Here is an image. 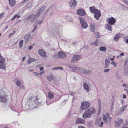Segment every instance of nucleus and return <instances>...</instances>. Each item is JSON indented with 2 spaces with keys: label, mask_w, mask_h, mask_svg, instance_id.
<instances>
[{
  "label": "nucleus",
  "mask_w": 128,
  "mask_h": 128,
  "mask_svg": "<svg viewBox=\"0 0 128 128\" xmlns=\"http://www.w3.org/2000/svg\"><path fill=\"white\" fill-rule=\"evenodd\" d=\"M106 27L108 30L111 31H112L111 26L109 24H107L106 26Z\"/></svg>",
  "instance_id": "nucleus-29"
},
{
  "label": "nucleus",
  "mask_w": 128,
  "mask_h": 128,
  "mask_svg": "<svg viewBox=\"0 0 128 128\" xmlns=\"http://www.w3.org/2000/svg\"><path fill=\"white\" fill-rule=\"evenodd\" d=\"M38 53L39 54L42 56L44 57L46 56V52L42 49L38 50Z\"/></svg>",
  "instance_id": "nucleus-18"
},
{
  "label": "nucleus",
  "mask_w": 128,
  "mask_h": 128,
  "mask_svg": "<svg viewBox=\"0 0 128 128\" xmlns=\"http://www.w3.org/2000/svg\"><path fill=\"white\" fill-rule=\"evenodd\" d=\"M90 104L88 102H83L81 103L80 108L82 110H85L90 106Z\"/></svg>",
  "instance_id": "nucleus-5"
},
{
  "label": "nucleus",
  "mask_w": 128,
  "mask_h": 128,
  "mask_svg": "<svg viewBox=\"0 0 128 128\" xmlns=\"http://www.w3.org/2000/svg\"><path fill=\"white\" fill-rule=\"evenodd\" d=\"M44 69V68L42 67H41L40 68V71H42Z\"/></svg>",
  "instance_id": "nucleus-58"
},
{
  "label": "nucleus",
  "mask_w": 128,
  "mask_h": 128,
  "mask_svg": "<svg viewBox=\"0 0 128 128\" xmlns=\"http://www.w3.org/2000/svg\"><path fill=\"white\" fill-rule=\"evenodd\" d=\"M45 45L47 46H50V44H49V43L48 42H46L45 43Z\"/></svg>",
  "instance_id": "nucleus-47"
},
{
  "label": "nucleus",
  "mask_w": 128,
  "mask_h": 128,
  "mask_svg": "<svg viewBox=\"0 0 128 128\" xmlns=\"http://www.w3.org/2000/svg\"><path fill=\"white\" fill-rule=\"evenodd\" d=\"M127 106V105H124V106H123L120 109V111L122 112H123L125 110V108H126Z\"/></svg>",
  "instance_id": "nucleus-27"
},
{
  "label": "nucleus",
  "mask_w": 128,
  "mask_h": 128,
  "mask_svg": "<svg viewBox=\"0 0 128 128\" xmlns=\"http://www.w3.org/2000/svg\"><path fill=\"white\" fill-rule=\"evenodd\" d=\"M46 9L45 6H44L40 9L38 10L37 14L39 16L40 14H41L43 13Z\"/></svg>",
  "instance_id": "nucleus-19"
},
{
  "label": "nucleus",
  "mask_w": 128,
  "mask_h": 128,
  "mask_svg": "<svg viewBox=\"0 0 128 128\" xmlns=\"http://www.w3.org/2000/svg\"><path fill=\"white\" fill-rule=\"evenodd\" d=\"M76 124H84L85 122L83 119L78 118L76 120Z\"/></svg>",
  "instance_id": "nucleus-13"
},
{
  "label": "nucleus",
  "mask_w": 128,
  "mask_h": 128,
  "mask_svg": "<svg viewBox=\"0 0 128 128\" xmlns=\"http://www.w3.org/2000/svg\"><path fill=\"white\" fill-rule=\"evenodd\" d=\"M94 14V17L97 20H98L100 18L101 16V14L100 11L98 10Z\"/></svg>",
  "instance_id": "nucleus-12"
},
{
  "label": "nucleus",
  "mask_w": 128,
  "mask_h": 128,
  "mask_svg": "<svg viewBox=\"0 0 128 128\" xmlns=\"http://www.w3.org/2000/svg\"><path fill=\"white\" fill-rule=\"evenodd\" d=\"M114 104H113V103H112V105L111 106V109H110L112 111L114 109Z\"/></svg>",
  "instance_id": "nucleus-43"
},
{
  "label": "nucleus",
  "mask_w": 128,
  "mask_h": 128,
  "mask_svg": "<svg viewBox=\"0 0 128 128\" xmlns=\"http://www.w3.org/2000/svg\"><path fill=\"white\" fill-rule=\"evenodd\" d=\"M115 124L116 127H118V128L120 127V124L119 123L118 121H116L115 122Z\"/></svg>",
  "instance_id": "nucleus-32"
},
{
  "label": "nucleus",
  "mask_w": 128,
  "mask_h": 128,
  "mask_svg": "<svg viewBox=\"0 0 128 128\" xmlns=\"http://www.w3.org/2000/svg\"><path fill=\"white\" fill-rule=\"evenodd\" d=\"M128 125V122L126 120V123L123 124L124 126H126Z\"/></svg>",
  "instance_id": "nucleus-51"
},
{
  "label": "nucleus",
  "mask_w": 128,
  "mask_h": 128,
  "mask_svg": "<svg viewBox=\"0 0 128 128\" xmlns=\"http://www.w3.org/2000/svg\"><path fill=\"white\" fill-rule=\"evenodd\" d=\"M10 5L11 7H14L16 4V0H8Z\"/></svg>",
  "instance_id": "nucleus-20"
},
{
  "label": "nucleus",
  "mask_w": 128,
  "mask_h": 128,
  "mask_svg": "<svg viewBox=\"0 0 128 128\" xmlns=\"http://www.w3.org/2000/svg\"><path fill=\"white\" fill-rule=\"evenodd\" d=\"M78 128H85L83 126H78Z\"/></svg>",
  "instance_id": "nucleus-60"
},
{
  "label": "nucleus",
  "mask_w": 128,
  "mask_h": 128,
  "mask_svg": "<svg viewBox=\"0 0 128 128\" xmlns=\"http://www.w3.org/2000/svg\"><path fill=\"white\" fill-rule=\"evenodd\" d=\"M123 97L124 98H126V96L125 94H124L123 95Z\"/></svg>",
  "instance_id": "nucleus-63"
},
{
  "label": "nucleus",
  "mask_w": 128,
  "mask_h": 128,
  "mask_svg": "<svg viewBox=\"0 0 128 128\" xmlns=\"http://www.w3.org/2000/svg\"><path fill=\"white\" fill-rule=\"evenodd\" d=\"M68 22H72L73 21V20L72 18L70 17L68 18Z\"/></svg>",
  "instance_id": "nucleus-39"
},
{
  "label": "nucleus",
  "mask_w": 128,
  "mask_h": 128,
  "mask_svg": "<svg viewBox=\"0 0 128 128\" xmlns=\"http://www.w3.org/2000/svg\"><path fill=\"white\" fill-rule=\"evenodd\" d=\"M30 34H28L26 35L24 37V38L25 40V42L27 43L29 41L30 38L32 37Z\"/></svg>",
  "instance_id": "nucleus-14"
},
{
  "label": "nucleus",
  "mask_w": 128,
  "mask_h": 128,
  "mask_svg": "<svg viewBox=\"0 0 128 128\" xmlns=\"http://www.w3.org/2000/svg\"><path fill=\"white\" fill-rule=\"evenodd\" d=\"M34 74L35 76H38V75L39 74L37 72H34Z\"/></svg>",
  "instance_id": "nucleus-54"
},
{
  "label": "nucleus",
  "mask_w": 128,
  "mask_h": 128,
  "mask_svg": "<svg viewBox=\"0 0 128 128\" xmlns=\"http://www.w3.org/2000/svg\"><path fill=\"white\" fill-rule=\"evenodd\" d=\"M82 56L80 55H75L73 56L71 61L72 62H74L81 59Z\"/></svg>",
  "instance_id": "nucleus-6"
},
{
  "label": "nucleus",
  "mask_w": 128,
  "mask_h": 128,
  "mask_svg": "<svg viewBox=\"0 0 128 128\" xmlns=\"http://www.w3.org/2000/svg\"><path fill=\"white\" fill-rule=\"evenodd\" d=\"M30 61H31V63L32 62H35L36 61V59L34 58H30Z\"/></svg>",
  "instance_id": "nucleus-41"
},
{
  "label": "nucleus",
  "mask_w": 128,
  "mask_h": 128,
  "mask_svg": "<svg viewBox=\"0 0 128 128\" xmlns=\"http://www.w3.org/2000/svg\"><path fill=\"white\" fill-rule=\"evenodd\" d=\"M98 101L99 104V108L101 107V104L100 102V99H99L98 100Z\"/></svg>",
  "instance_id": "nucleus-52"
},
{
  "label": "nucleus",
  "mask_w": 128,
  "mask_h": 128,
  "mask_svg": "<svg viewBox=\"0 0 128 128\" xmlns=\"http://www.w3.org/2000/svg\"><path fill=\"white\" fill-rule=\"evenodd\" d=\"M100 124H99V126L100 127H101L104 124V122H100Z\"/></svg>",
  "instance_id": "nucleus-42"
},
{
  "label": "nucleus",
  "mask_w": 128,
  "mask_h": 128,
  "mask_svg": "<svg viewBox=\"0 0 128 128\" xmlns=\"http://www.w3.org/2000/svg\"><path fill=\"white\" fill-rule=\"evenodd\" d=\"M31 61L30 59V58L27 61V63L28 64H29L30 63H31Z\"/></svg>",
  "instance_id": "nucleus-49"
},
{
  "label": "nucleus",
  "mask_w": 128,
  "mask_h": 128,
  "mask_svg": "<svg viewBox=\"0 0 128 128\" xmlns=\"http://www.w3.org/2000/svg\"><path fill=\"white\" fill-rule=\"evenodd\" d=\"M120 34H117L115 36L114 40V41H118V39L120 38Z\"/></svg>",
  "instance_id": "nucleus-23"
},
{
  "label": "nucleus",
  "mask_w": 128,
  "mask_h": 128,
  "mask_svg": "<svg viewBox=\"0 0 128 128\" xmlns=\"http://www.w3.org/2000/svg\"><path fill=\"white\" fill-rule=\"evenodd\" d=\"M8 101V99L6 93L2 89L0 90V102L4 104H6Z\"/></svg>",
  "instance_id": "nucleus-2"
},
{
  "label": "nucleus",
  "mask_w": 128,
  "mask_h": 128,
  "mask_svg": "<svg viewBox=\"0 0 128 128\" xmlns=\"http://www.w3.org/2000/svg\"><path fill=\"white\" fill-rule=\"evenodd\" d=\"M58 69H59L61 70H63V68H62L60 67H58Z\"/></svg>",
  "instance_id": "nucleus-57"
},
{
  "label": "nucleus",
  "mask_w": 128,
  "mask_h": 128,
  "mask_svg": "<svg viewBox=\"0 0 128 128\" xmlns=\"http://www.w3.org/2000/svg\"><path fill=\"white\" fill-rule=\"evenodd\" d=\"M69 4L72 8H75L77 5L76 0H70L69 2Z\"/></svg>",
  "instance_id": "nucleus-9"
},
{
  "label": "nucleus",
  "mask_w": 128,
  "mask_h": 128,
  "mask_svg": "<svg viewBox=\"0 0 128 128\" xmlns=\"http://www.w3.org/2000/svg\"><path fill=\"white\" fill-rule=\"evenodd\" d=\"M78 69H79L78 72H80L84 74L86 69L85 68H78Z\"/></svg>",
  "instance_id": "nucleus-24"
},
{
  "label": "nucleus",
  "mask_w": 128,
  "mask_h": 128,
  "mask_svg": "<svg viewBox=\"0 0 128 128\" xmlns=\"http://www.w3.org/2000/svg\"><path fill=\"white\" fill-rule=\"evenodd\" d=\"M98 40L97 39L96 41L94 42H92L91 44L93 45H95L96 46H98V44H97V42H98Z\"/></svg>",
  "instance_id": "nucleus-34"
},
{
  "label": "nucleus",
  "mask_w": 128,
  "mask_h": 128,
  "mask_svg": "<svg viewBox=\"0 0 128 128\" xmlns=\"http://www.w3.org/2000/svg\"><path fill=\"white\" fill-rule=\"evenodd\" d=\"M103 120H107V118L105 116H103Z\"/></svg>",
  "instance_id": "nucleus-55"
},
{
  "label": "nucleus",
  "mask_w": 128,
  "mask_h": 128,
  "mask_svg": "<svg viewBox=\"0 0 128 128\" xmlns=\"http://www.w3.org/2000/svg\"><path fill=\"white\" fill-rule=\"evenodd\" d=\"M42 20L40 21V20H38L36 21V22L38 24H40L42 23Z\"/></svg>",
  "instance_id": "nucleus-38"
},
{
  "label": "nucleus",
  "mask_w": 128,
  "mask_h": 128,
  "mask_svg": "<svg viewBox=\"0 0 128 128\" xmlns=\"http://www.w3.org/2000/svg\"><path fill=\"white\" fill-rule=\"evenodd\" d=\"M17 14H15L14 17L11 19L12 21L13 20L16 18Z\"/></svg>",
  "instance_id": "nucleus-45"
},
{
  "label": "nucleus",
  "mask_w": 128,
  "mask_h": 128,
  "mask_svg": "<svg viewBox=\"0 0 128 128\" xmlns=\"http://www.w3.org/2000/svg\"><path fill=\"white\" fill-rule=\"evenodd\" d=\"M125 42L126 43L128 44V38L126 40Z\"/></svg>",
  "instance_id": "nucleus-64"
},
{
  "label": "nucleus",
  "mask_w": 128,
  "mask_h": 128,
  "mask_svg": "<svg viewBox=\"0 0 128 128\" xmlns=\"http://www.w3.org/2000/svg\"><path fill=\"white\" fill-rule=\"evenodd\" d=\"M32 14L29 15L28 16L27 19L25 20V22H26L27 21H28V20H30L31 19V18H32Z\"/></svg>",
  "instance_id": "nucleus-35"
},
{
  "label": "nucleus",
  "mask_w": 128,
  "mask_h": 128,
  "mask_svg": "<svg viewBox=\"0 0 128 128\" xmlns=\"http://www.w3.org/2000/svg\"><path fill=\"white\" fill-rule=\"evenodd\" d=\"M29 100H31V101L32 102H34L32 104V105H35L36 104H38V99L35 96L32 98V97H30V98H29Z\"/></svg>",
  "instance_id": "nucleus-11"
},
{
  "label": "nucleus",
  "mask_w": 128,
  "mask_h": 128,
  "mask_svg": "<svg viewBox=\"0 0 128 128\" xmlns=\"http://www.w3.org/2000/svg\"><path fill=\"white\" fill-rule=\"evenodd\" d=\"M94 34L95 35V37L97 38H99L101 37L100 34L97 32H95Z\"/></svg>",
  "instance_id": "nucleus-28"
},
{
  "label": "nucleus",
  "mask_w": 128,
  "mask_h": 128,
  "mask_svg": "<svg viewBox=\"0 0 128 128\" xmlns=\"http://www.w3.org/2000/svg\"><path fill=\"white\" fill-rule=\"evenodd\" d=\"M92 72V71L90 70H87L86 69L84 74H90Z\"/></svg>",
  "instance_id": "nucleus-33"
},
{
  "label": "nucleus",
  "mask_w": 128,
  "mask_h": 128,
  "mask_svg": "<svg viewBox=\"0 0 128 128\" xmlns=\"http://www.w3.org/2000/svg\"><path fill=\"white\" fill-rule=\"evenodd\" d=\"M100 50V51L103 52L105 51L106 50V48H99Z\"/></svg>",
  "instance_id": "nucleus-50"
},
{
  "label": "nucleus",
  "mask_w": 128,
  "mask_h": 128,
  "mask_svg": "<svg viewBox=\"0 0 128 128\" xmlns=\"http://www.w3.org/2000/svg\"><path fill=\"white\" fill-rule=\"evenodd\" d=\"M83 87L85 90H86L87 92H89V86L86 83H84L83 85Z\"/></svg>",
  "instance_id": "nucleus-21"
},
{
  "label": "nucleus",
  "mask_w": 128,
  "mask_h": 128,
  "mask_svg": "<svg viewBox=\"0 0 128 128\" xmlns=\"http://www.w3.org/2000/svg\"><path fill=\"white\" fill-rule=\"evenodd\" d=\"M78 18L80 20V22L82 28L86 29L88 27L86 22L82 17H78Z\"/></svg>",
  "instance_id": "nucleus-3"
},
{
  "label": "nucleus",
  "mask_w": 128,
  "mask_h": 128,
  "mask_svg": "<svg viewBox=\"0 0 128 128\" xmlns=\"http://www.w3.org/2000/svg\"><path fill=\"white\" fill-rule=\"evenodd\" d=\"M76 13L78 15L82 16H84L86 14L84 10L83 9L80 8L77 10Z\"/></svg>",
  "instance_id": "nucleus-7"
},
{
  "label": "nucleus",
  "mask_w": 128,
  "mask_h": 128,
  "mask_svg": "<svg viewBox=\"0 0 128 128\" xmlns=\"http://www.w3.org/2000/svg\"><path fill=\"white\" fill-rule=\"evenodd\" d=\"M106 114L107 116V117L108 118H109L110 120H110H111L112 117H110V115H109V114L108 113H106Z\"/></svg>",
  "instance_id": "nucleus-48"
},
{
  "label": "nucleus",
  "mask_w": 128,
  "mask_h": 128,
  "mask_svg": "<svg viewBox=\"0 0 128 128\" xmlns=\"http://www.w3.org/2000/svg\"><path fill=\"white\" fill-rule=\"evenodd\" d=\"M89 8L90 12L94 14H95L98 10L96 9L94 6L90 7Z\"/></svg>",
  "instance_id": "nucleus-15"
},
{
  "label": "nucleus",
  "mask_w": 128,
  "mask_h": 128,
  "mask_svg": "<svg viewBox=\"0 0 128 128\" xmlns=\"http://www.w3.org/2000/svg\"><path fill=\"white\" fill-rule=\"evenodd\" d=\"M32 18L31 20V22H33L37 19L39 16V15L37 13L36 14H32Z\"/></svg>",
  "instance_id": "nucleus-16"
},
{
  "label": "nucleus",
  "mask_w": 128,
  "mask_h": 128,
  "mask_svg": "<svg viewBox=\"0 0 128 128\" xmlns=\"http://www.w3.org/2000/svg\"><path fill=\"white\" fill-rule=\"evenodd\" d=\"M72 69L73 70H78V71L79 70V69H78V68H77V67L72 68Z\"/></svg>",
  "instance_id": "nucleus-46"
},
{
  "label": "nucleus",
  "mask_w": 128,
  "mask_h": 128,
  "mask_svg": "<svg viewBox=\"0 0 128 128\" xmlns=\"http://www.w3.org/2000/svg\"><path fill=\"white\" fill-rule=\"evenodd\" d=\"M104 122L105 123L107 124H108V120H104Z\"/></svg>",
  "instance_id": "nucleus-56"
},
{
  "label": "nucleus",
  "mask_w": 128,
  "mask_h": 128,
  "mask_svg": "<svg viewBox=\"0 0 128 128\" xmlns=\"http://www.w3.org/2000/svg\"><path fill=\"white\" fill-rule=\"evenodd\" d=\"M47 80L50 82L53 80L54 79V77L52 76H48L47 77Z\"/></svg>",
  "instance_id": "nucleus-26"
},
{
  "label": "nucleus",
  "mask_w": 128,
  "mask_h": 128,
  "mask_svg": "<svg viewBox=\"0 0 128 128\" xmlns=\"http://www.w3.org/2000/svg\"><path fill=\"white\" fill-rule=\"evenodd\" d=\"M110 70L108 69H106L104 70V72L106 73L108 72Z\"/></svg>",
  "instance_id": "nucleus-44"
},
{
  "label": "nucleus",
  "mask_w": 128,
  "mask_h": 128,
  "mask_svg": "<svg viewBox=\"0 0 128 128\" xmlns=\"http://www.w3.org/2000/svg\"><path fill=\"white\" fill-rule=\"evenodd\" d=\"M48 98L50 99H52L54 97V94L52 93L51 92H48Z\"/></svg>",
  "instance_id": "nucleus-30"
},
{
  "label": "nucleus",
  "mask_w": 128,
  "mask_h": 128,
  "mask_svg": "<svg viewBox=\"0 0 128 128\" xmlns=\"http://www.w3.org/2000/svg\"><path fill=\"white\" fill-rule=\"evenodd\" d=\"M23 40H21L19 42V46L20 48H21L23 44Z\"/></svg>",
  "instance_id": "nucleus-37"
},
{
  "label": "nucleus",
  "mask_w": 128,
  "mask_h": 128,
  "mask_svg": "<svg viewBox=\"0 0 128 128\" xmlns=\"http://www.w3.org/2000/svg\"><path fill=\"white\" fill-rule=\"evenodd\" d=\"M96 112L95 109L92 107L90 108L87 110L83 114L82 118H90L92 114Z\"/></svg>",
  "instance_id": "nucleus-1"
},
{
  "label": "nucleus",
  "mask_w": 128,
  "mask_h": 128,
  "mask_svg": "<svg viewBox=\"0 0 128 128\" xmlns=\"http://www.w3.org/2000/svg\"><path fill=\"white\" fill-rule=\"evenodd\" d=\"M110 62V60L108 59H106L105 60V66H104V68H108L109 66V64Z\"/></svg>",
  "instance_id": "nucleus-22"
},
{
  "label": "nucleus",
  "mask_w": 128,
  "mask_h": 128,
  "mask_svg": "<svg viewBox=\"0 0 128 128\" xmlns=\"http://www.w3.org/2000/svg\"><path fill=\"white\" fill-rule=\"evenodd\" d=\"M114 99L112 98V103H113V104H114Z\"/></svg>",
  "instance_id": "nucleus-59"
},
{
  "label": "nucleus",
  "mask_w": 128,
  "mask_h": 128,
  "mask_svg": "<svg viewBox=\"0 0 128 128\" xmlns=\"http://www.w3.org/2000/svg\"><path fill=\"white\" fill-rule=\"evenodd\" d=\"M101 122V119L100 118H97L96 120L95 124L98 125L100 124Z\"/></svg>",
  "instance_id": "nucleus-31"
},
{
  "label": "nucleus",
  "mask_w": 128,
  "mask_h": 128,
  "mask_svg": "<svg viewBox=\"0 0 128 128\" xmlns=\"http://www.w3.org/2000/svg\"><path fill=\"white\" fill-rule=\"evenodd\" d=\"M58 54H55L53 56V58L54 59L57 58L58 57Z\"/></svg>",
  "instance_id": "nucleus-40"
},
{
  "label": "nucleus",
  "mask_w": 128,
  "mask_h": 128,
  "mask_svg": "<svg viewBox=\"0 0 128 128\" xmlns=\"http://www.w3.org/2000/svg\"><path fill=\"white\" fill-rule=\"evenodd\" d=\"M116 21V19L112 17L109 18L107 20L108 24L110 26L114 25Z\"/></svg>",
  "instance_id": "nucleus-8"
},
{
  "label": "nucleus",
  "mask_w": 128,
  "mask_h": 128,
  "mask_svg": "<svg viewBox=\"0 0 128 128\" xmlns=\"http://www.w3.org/2000/svg\"><path fill=\"white\" fill-rule=\"evenodd\" d=\"M4 13H2L0 14V18H2L3 16Z\"/></svg>",
  "instance_id": "nucleus-53"
},
{
  "label": "nucleus",
  "mask_w": 128,
  "mask_h": 128,
  "mask_svg": "<svg viewBox=\"0 0 128 128\" xmlns=\"http://www.w3.org/2000/svg\"><path fill=\"white\" fill-rule=\"evenodd\" d=\"M58 55L59 57L61 58H63L65 57L66 54L61 51H59L58 53Z\"/></svg>",
  "instance_id": "nucleus-17"
},
{
  "label": "nucleus",
  "mask_w": 128,
  "mask_h": 128,
  "mask_svg": "<svg viewBox=\"0 0 128 128\" xmlns=\"http://www.w3.org/2000/svg\"><path fill=\"white\" fill-rule=\"evenodd\" d=\"M44 73V71H42L40 72V75H42V74H43Z\"/></svg>",
  "instance_id": "nucleus-61"
},
{
  "label": "nucleus",
  "mask_w": 128,
  "mask_h": 128,
  "mask_svg": "<svg viewBox=\"0 0 128 128\" xmlns=\"http://www.w3.org/2000/svg\"><path fill=\"white\" fill-rule=\"evenodd\" d=\"M117 120H118V121L119 123H120L121 124H122V122H123V120L122 119L119 118L117 119Z\"/></svg>",
  "instance_id": "nucleus-36"
},
{
  "label": "nucleus",
  "mask_w": 128,
  "mask_h": 128,
  "mask_svg": "<svg viewBox=\"0 0 128 128\" xmlns=\"http://www.w3.org/2000/svg\"><path fill=\"white\" fill-rule=\"evenodd\" d=\"M0 69L4 70L6 69L5 66V59L3 58L0 53Z\"/></svg>",
  "instance_id": "nucleus-4"
},
{
  "label": "nucleus",
  "mask_w": 128,
  "mask_h": 128,
  "mask_svg": "<svg viewBox=\"0 0 128 128\" xmlns=\"http://www.w3.org/2000/svg\"><path fill=\"white\" fill-rule=\"evenodd\" d=\"M57 69H58L57 67L54 68L52 69V70H57Z\"/></svg>",
  "instance_id": "nucleus-62"
},
{
  "label": "nucleus",
  "mask_w": 128,
  "mask_h": 128,
  "mask_svg": "<svg viewBox=\"0 0 128 128\" xmlns=\"http://www.w3.org/2000/svg\"><path fill=\"white\" fill-rule=\"evenodd\" d=\"M15 81L16 82V84L18 87H19L22 88H24V86L22 84L21 81L17 78L15 79Z\"/></svg>",
  "instance_id": "nucleus-10"
},
{
  "label": "nucleus",
  "mask_w": 128,
  "mask_h": 128,
  "mask_svg": "<svg viewBox=\"0 0 128 128\" xmlns=\"http://www.w3.org/2000/svg\"><path fill=\"white\" fill-rule=\"evenodd\" d=\"M91 28L90 29L92 32H95V25L94 24H92L90 25Z\"/></svg>",
  "instance_id": "nucleus-25"
}]
</instances>
